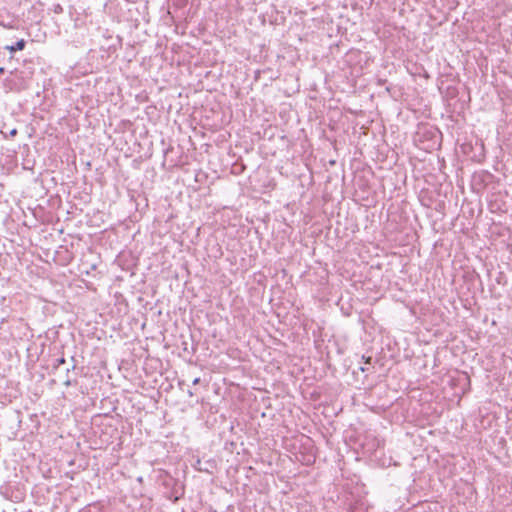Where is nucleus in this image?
<instances>
[{"instance_id":"f257e3e1","label":"nucleus","mask_w":512,"mask_h":512,"mask_svg":"<svg viewBox=\"0 0 512 512\" xmlns=\"http://www.w3.org/2000/svg\"><path fill=\"white\" fill-rule=\"evenodd\" d=\"M437 135H439V137L441 138L442 135H441L440 129L417 130L413 136V141L415 142L416 145H419L420 143L424 142V139H433V138L437 137Z\"/></svg>"},{"instance_id":"f03ea898","label":"nucleus","mask_w":512,"mask_h":512,"mask_svg":"<svg viewBox=\"0 0 512 512\" xmlns=\"http://www.w3.org/2000/svg\"><path fill=\"white\" fill-rule=\"evenodd\" d=\"M25 45H26L25 40H24V39H20V40H18L14 45L7 46L6 48H7L10 52H16V51L23 50V49L25 48Z\"/></svg>"},{"instance_id":"7ed1b4c3","label":"nucleus","mask_w":512,"mask_h":512,"mask_svg":"<svg viewBox=\"0 0 512 512\" xmlns=\"http://www.w3.org/2000/svg\"><path fill=\"white\" fill-rule=\"evenodd\" d=\"M65 363V358L61 357L55 360V363L53 364V368L57 369L60 365Z\"/></svg>"},{"instance_id":"20e7f679","label":"nucleus","mask_w":512,"mask_h":512,"mask_svg":"<svg viewBox=\"0 0 512 512\" xmlns=\"http://www.w3.org/2000/svg\"><path fill=\"white\" fill-rule=\"evenodd\" d=\"M18 130H9V137H14L17 135ZM5 138L8 137V135H4Z\"/></svg>"},{"instance_id":"39448f33","label":"nucleus","mask_w":512,"mask_h":512,"mask_svg":"<svg viewBox=\"0 0 512 512\" xmlns=\"http://www.w3.org/2000/svg\"><path fill=\"white\" fill-rule=\"evenodd\" d=\"M199 383H200V378H199V377L195 378V379L192 381V384H193V385H197V384H199Z\"/></svg>"},{"instance_id":"423d86ee","label":"nucleus","mask_w":512,"mask_h":512,"mask_svg":"<svg viewBox=\"0 0 512 512\" xmlns=\"http://www.w3.org/2000/svg\"><path fill=\"white\" fill-rule=\"evenodd\" d=\"M64 385L67 386V387L70 386L71 385V381L69 379L65 380Z\"/></svg>"}]
</instances>
